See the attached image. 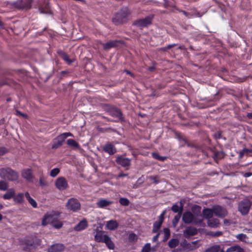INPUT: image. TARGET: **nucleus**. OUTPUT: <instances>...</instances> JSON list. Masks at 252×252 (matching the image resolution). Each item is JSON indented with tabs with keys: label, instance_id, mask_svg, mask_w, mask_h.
<instances>
[{
	"label": "nucleus",
	"instance_id": "1",
	"mask_svg": "<svg viewBox=\"0 0 252 252\" xmlns=\"http://www.w3.org/2000/svg\"><path fill=\"white\" fill-rule=\"evenodd\" d=\"M182 220L185 223L199 224L203 221V217L201 214H192L190 212H186L184 213Z\"/></svg>",
	"mask_w": 252,
	"mask_h": 252
},
{
	"label": "nucleus",
	"instance_id": "2",
	"mask_svg": "<svg viewBox=\"0 0 252 252\" xmlns=\"http://www.w3.org/2000/svg\"><path fill=\"white\" fill-rule=\"evenodd\" d=\"M0 177L3 179L15 181L18 180L19 174L9 167H4L0 169Z\"/></svg>",
	"mask_w": 252,
	"mask_h": 252
},
{
	"label": "nucleus",
	"instance_id": "3",
	"mask_svg": "<svg viewBox=\"0 0 252 252\" xmlns=\"http://www.w3.org/2000/svg\"><path fill=\"white\" fill-rule=\"evenodd\" d=\"M129 14L128 8L126 7H123L115 14L112 21L116 25L123 24L126 21V18Z\"/></svg>",
	"mask_w": 252,
	"mask_h": 252
},
{
	"label": "nucleus",
	"instance_id": "4",
	"mask_svg": "<svg viewBox=\"0 0 252 252\" xmlns=\"http://www.w3.org/2000/svg\"><path fill=\"white\" fill-rule=\"evenodd\" d=\"M95 241L97 242H102L106 244L109 249L113 250L114 249V244L111 241L110 238L100 231H97L94 236Z\"/></svg>",
	"mask_w": 252,
	"mask_h": 252
},
{
	"label": "nucleus",
	"instance_id": "5",
	"mask_svg": "<svg viewBox=\"0 0 252 252\" xmlns=\"http://www.w3.org/2000/svg\"><path fill=\"white\" fill-rule=\"evenodd\" d=\"M60 213L58 212H52L48 213L44 216L42 221V224L46 225L48 223H52L53 221L59 218Z\"/></svg>",
	"mask_w": 252,
	"mask_h": 252
},
{
	"label": "nucleus",
	"instance_id": "6",
	"mask_svg": "<svg viewBox=\"0 0 252 252\" xmlns=\"http://www.w3.org/2000/svg\"><path fill=\"white\" fill-rule=\"evenodd\" d=\"M251 205V203L249 199H244L239 203L238 210L242 215H247L249 211Z\"/></svg>",
	"mask_w": 252,
	"mask_h": 252
},
{
	"label": "nucleus",
	"instance_id": "7",
	"mask_svg": "<svg viewBox=\"0 0 252 252\" xmlns=\"http://www.w3.org/2000/svg\"><path fill=\"white\" fill-rule=\"evenodd\" d=\"M66 207L69 210L76 211L80 209V203L77 199L71 198L67 201Z\"/></svg>",
	"mask_w": 252,
	"mask_h": 252
},
{
	"label": "nucleus",
	"instance_id": "8",
	"mask_svg": "<svg viewBox=\"0 0 252 252\" xmlns=\"http://www.w3.org/2000/svg\"><path fill=\"white\" fill-rule=\"evenodd\" d=\"M153 18V16L150 15L145 18L137 20L133 22V25L140 28L147 27L151 24Z\"/></svg>",
	"mask_w": 252,
	"mask_h": 252
},
{
	"label": "nucleus",
	"instance_id": "9",
	"mask_svg": "<svg viewBox=\"0 0 252 252\" xmlns=\"http://www.w3.org/2000/svg\"><path fill=\"white\" fill-rule=\"evenodd\" d=\"M41 241L37 237H30L26 239L25 244L29 249L35 248L40 245Z\"/></svg>",
	"mask_w": 252,
	"mask_h": 252
},
{
	"label": "nucleus",
	"instance_id": "10",
	"mask_svg": "<svg viewBox=\"0 0 252 252\" xmlns=\"http://www.w3.org/2000/svg\"><path fill=\"white\" fill-rule=\"evenodd\" d=\"M213 211L216 216L220 218H224L227 215V211L226 209L220 206H214Z\"/></svg>",
	"mask_w": 252,
	"mask_h": 252
},
{
	"label": "nucleus",
	"instance_id": "11",
	"mask_svg": "<svg viewBox=\"0 0 252 252\" xmlns=\"http://www.w3.org/2000/svg\"><path fill=\"white\" fill-rule=\"evenodd\" d=\"M57 188L60 190H64L68 186L66 179L62 177L58 178L55 183Z\"/></svg>",
	"mask_w": 252,
	"mask_h": 252
},
{
	"label": "nucleus",
	"instance_id": "12",
	"mask_svg": "<svg viewBox=\"0 0 252 252\" xmlns=\"http://www.w3.org/2000/svg\"><path fill=\"white\" fill-rule=\"evenodd\" d=\"M32 2V0H21L20 3H19L18 2L14 3V5L15 7L19 8V9H29L31 7V3Z\"/></svg>",
	"mask_w": 252,
	"mask_h": 252
},
{
	"label": "nucleus",
	"instance_id": "13",
	"mask_svg": "<svg viewBox=\"0 0 252 252\" xmlns=\"http://www.w3.org/2000/svg\"><path fill=\"white\" fill-rule=\"evenodd\" d=\"M64 246L62 244L57 243L51 246L47 250L48 252H61L64 250Z\"/></svg>",
	"mask_w": 252,
	"mask_h": 252
},
{
	"label": "nucleus",
	"instance_id": "14",
	"mask_svg": "<svg viewBox=\"0 0 252 252\" xmlns=\"http://www.w3.org/2000/svg\"><path fill=\"white\" fill-rule=\"evenodd\" d=\"M197 230L196 228L192 226L187 227L183 231V235L186 238L190 236H193L197 233Z\"/></svg>",
	"mask_w": 252,
	"mask_h": 252
},
{
	"label": "nucleus",
	"instance_id": "15",
	"mask_svg": "<svg viewBox=\"0 0 252 252\" xmlns=\"http://www.w3.org/2000/svg\"><path fill=\"white\" fill-rule=\"evenodd\" d=\"M108 111L112 116L117 117L120 120L122 119V113L118 109L116 108V107H111L109 108Z\"/></svg>",
	"mask_w": 252,
	"mask_h": 252
},
{
	"label": "nucleus",
	"instance_id": "16",
	"mask_svg": "<svg viewBox=\"0 0 252 252\" xmlns=\"http://www.w3.org/2000/svg\"><path fill=\"white\" fill-rule=\"evenodd\" d=\"M117 162L118 163L121 164L124 167H127L129 166L130 160L128 158H125L122 157H120L117 158Z\"/></svg>",
	"mask_w": 252,
	"mask_h": 252
},
{
	"label": "nucleus",
	"instance_id": "17",
	"mask_svg": "<svg viewBox=\"0 0 252 252\" xmlns=\"http://www.w3.org/2000/svg\"><path fill=\"white\" fill-rule=\"evenodd\" d=\"M39 10L41 13L43 14H51V11L50 10L49 4L47 2H45L43 4H40L39 6Z\"/></svg>",
	"mask_w": 252,
	"mask_h": 252
},
{
	"label": "nucleus",
	"instance_id": "18",
	"mask_svg": "<svg viewBox=\"0 0 252 252\" xmlns=\"http://www.w3.org/2000/svg\"><path fill=\"white\" fill-rule=\"evenodd\" d=\"M22 176L24 179L29 182H31L33 178L32 172L30 169L23 170L22 172Z\"/></svg>",
	"mask_w": 252,
	"mask_h": 252
},
{
	"label": "nucleus",
	"instance_id": "19",
	"mask_svg": "<svg viewBox=\"0 0 252 252\" xmlns=\"http://www.w3.org/2000/svg\"><path fill=\"white\" fill-rule=\"evenodd\" d=\"M103 150L108 153L109 155H113L116 152V149L115 147L111 144H107L105 145L103 148Z\"/></svg>",
	"mask_w": 252,
	"mask_h": 252
},
{
	"label": "nucleus",
	"instance_id": "20",
	"mask_svg": "<svg viewBox=\"0 0 252 252\" xmlns=\"http://www.w3.org/2000/svg\"><path fill=\"white\" fill-rule=\"evenodd\" d=\"M199 245L198 241H195L189 243H188L185 246V248L189 251H192L198 248Z\"/></svg>",
	"mask_w": 252,
	"mask_h": 252
},
{
	"label": "nucleus",
	"instance_id": "21",
	"mask_svg": "<svg viewBox=\"0 0 252 252\" xmlns=\"http://www.w3.org/2000/svg\"><path fill=\"white\" fill-rule=\"evenodd\" d=\"M112 203V201L106 199H100L96 203V205L99 208H104L109 206Z\"/></svg>",
	"mask_w": 252,
	"mask_h": 252
},
{
	"label": "nucleus",
	"instance_id": "22",
	"mask_svg": "<svg viewBox=\"0 0 252 252\" xmlns=\"http://www.w3.org/2000/svg\"><path fill=\"white\" fill-rule=\"evenodd\" d=\"M117 42L118 41L117 40H112L109 41L106 43H103L102 45L104 50H108L110 48L116 47L117 46Z\"/></svg>",
	"mask_w": 252,
	"mask_h": 252
},
{
	"label": "nucleus",
	"instance_id": "23",
	"mask_svg": "<svg viewBox=\"0 0 252 252\" xmlns=\"http://www.w3.org/2000/svg\"><path fill=\"white\" fill-rule=\"evenodd\" d=\"M208 225L211 227H217L219 226V220L217 219H210L208 220Z\"/></svg>",
	"mask_w": 252,
	"mask_h": 252
},
{
	"label": "nucleus",
	"instance_id": "24",
	"mask_svg": "<svg viewBox=\"0 0 252 252\" xmlns=\"http://www.w3.org/2000/svg\"><path fill=\"white\" fill-rule=\"evenodd\" d=\"M58 53L69 64H71L74 61V60H70L69 56L62 51H59Z\"/></svg>",
	"mask_w": 252,
	"mask_h": 252
},
{
	"label": "nucleus",
	"instance_id": "25",
	"mask_svg": "<svg viewBox=\"0 0 252 252\" xmlns=\"http://www.w3.org/2000/svg\"><path fill=\"white\" fill-rule=\"evenodd\" d=\"M213 213H214L213 208L212 209H204L203 211V214L204 217L208 219V220L212 218Z\"/></svg>",
	"mask_w": 252,
	"mask_h": 252
},
{
	"label": "nucleus",
	"instance_id": "26",
	"mask_svg": "<svg viewBox=\"0 0 252 252\" xmlns=\"http://www.w3.org/2000/svg\"><path fill=\"white\" fill-rule=\"evenodd\" d=\"M87 221L86 220H83L75 226L74 229L76 231H80L85 228L87 227Z\"/></svg>",
	"mask_w": 252,
	"mask_h": 252
},
{
	"label": "nucleus",
	"instance_id": "27",
	"mask_svg": "<svg viewBox=\"0 0 252 252\" xmlns=\"http://www.w3.org/2000/svg\"><path fill=\"white\" fill-rule=\"evenodd\" d=\"M15 193V190L13 189H10L3 195V197L5 199H9L14 196Z\"/></svg>",
	"mask_w": 252,
	"mask_h": 252
},
{
	"label": "nucleus",
	"instance_id": "28",
	"mask_svg": "<svg viewBox=\"0 0 252 252\" xmlns=\"http://www.w3.org/2000/svg\"><path fill=\"white\" fill-rule=\"evenodd\" d=\"M106 226L108 229L114 230L118 227V224L116 221L111 220L107 222Z\"/></svg>",
	"mask_w": 252,
	"mask_h": 252
},
{
	"label": "nucleus",
	"instance_id": "29",
	"mask_svg": "<svg viewBox=\"0 0 252 252\" xmlns=\"http://www.w3.org/2000/svg\"><path fill=\"white\" fill-rule=\"evenodd\" d=\"M183 205L182 203L181 202L180 211L179 213L174 217V219L173 220V225L174 226H176L177 224L178 223V222L181 218V215L182 213V211H183Z\"/></svg>",
	"mask_w": 252,
	"mask_h": 252
},
{
	"label": "nucleus",
	"instance_id": "30",
	"mask_svg": "<svg viewBox=\"0 0 252 252\" xmlns=\"http://www.w3.org/2000/svg\"><path fill=\"white\" fill-rule=\"evenodd\" d=\"M25 196L28 200L29 202L33 208L37 207V203L36 201L30 196L29 192H26L25 194Z\"/></svg>",
	"mask_w": 252,
	"mask_h": 252
},
{
	"label": "nucleus",
	"instance_id": "31",
	"mask_svg": "<svg viewBox=\"0 0 252 252\" xmlns=\"http://www.w3.org/2000/svg\"><path fill=\"white\" fill-rule=\"evenodd\" d=\"M13 197L14 201L17 203H22L24 201V194L23 193H18L16 196H14Z\"/></svg>",
	"mask_w": 252,
	"mask_h": 252
},
{
	"label": "nucleus",
	"instance_id": "32",
	"mask_svg": "<svg viewBox=\"0 0 252 252\" xmlns=\"http://www.w3.org/2000/svg\"><path fill=\"white\" fill-rule=\"evenodd\" d=\"M67 144L73 148H79V145L74 140L69 139L66 141Z\"/></svg>",
	"mask_w": 252,
	"mask_h": 252
},
{
	"label": "nucleus",
	"instance_id": "33",
	"mask_svg": "<svg viewBox=\"0 0 252 252\" xmlns=\"http://www.w3.org/2000/svg\"><path fill=\"white\" fill-rule=\"evenodd\" d=\"M162 224V223L159 222L158 221H155L153 224L152 232L153 233H157V232H159L158 230L160 228Z\"/></svg>",
	"mask_w": 252,
	"mask_h": 252
},
{
	"label": "nucleus",
	"instance_id": "34",
	"mask_svg": "<svg viewBox=\"0 0 252 252\" xmlns=\"http://www.w3.org/2000/svg\"><path fill=\"white\" fill-rule=\"evenodd\" d=\"M179 241L177 239H171L168 242V246L170 248H174L179 244Z\"/></svg>",
	"mask_w": 252,
	"mask_h": 252
},
{
	"label": "nucleus",
	"instance_id": "35",
	"mask_svg": "<svg viewBox=\"0 0 252 252\" xmlns=\"http://www.w3.org/2000/svg\"><path fill=\"white\" fill-rule=\"evenodd\" d=\"M220 250L219 245H214L206 250L205 252H218Z\"/></svg>",
	"mask_w": 252,
	"mask_h": 252
},
{
	"label": "nucleus",
	"instance_id": "36",
	"mask_svg": "<svg viewBox=\"0 0 252 252\" xmlns=\"http://www.w3.org/2000/svg\"><path fill=\"white\" fill-rule=\"evenodd\" d=\"M51 224H52L54 227L57 229L61 228L63 226V223L60 220L59 218H58L57 220L53 221V222Z\"/></svg>",
	"mask_w": 252,
	"mask_h": 252
},
{
	"label": "nucleus",
	"instance_id": "37",
	"mask_svg": "<svg viewBox=\"0 0 252 252\" xmlns=\"http://www.w3.org/2000/svg\"><path fill=\"white\" fill-rule=\"evenodd\" d=\"M152 155L153 158L160 161H164L167 158L166 157L160 156L157 153H153Z\"/></svg>",
	"mask_w": 252,
	"mask_h": 252
},
{
	"label": "nucleus",
	"instance_id": "38",
	"mask_svg": "<svg viewBox=\"0 0 252 252\" xmlns=\"http://www.w3.org/2000/svg\"><path fill=\"white\" fill-rule=\"evenodd\" d=\"M164 232V238L163 239V242H165L167 240V239L169 238L170 235V230L168 228H164L163 229Z\"/></svg>",
	"mask_w": 252,
	"mask_h": 252
},
{
	"label": "nucleus",
	"instance_id": "39",
	"mask_svg": "<svg viewBox=\"0 0 252 252\" xmlns=\"http://www.w3.org/2000/svg\"><path fill=\"white\" fill-rule=\"evenodd\" d=\"M8 184L5 181H0V190H5L7 189Z\"/></svg>",
	"mask_w": 252,
	"mask_h": 252
},
{
	"label": "nucleus",
	"instance_id": "40",
	"mask_svg": "<svg viewBox=\"0 0 252 252\" xmlns=\"http://www.w3.org/2000/svg\"><path fill=\"white\" fill-rule=\"evenodd\" d=\"M120 203L123 206H127L129 204V201L126 198L121 197L119 200Z\"/></svg>",
	"mask_w": 252,
	"mask_h": 252
},
{
	"label": "nucleus",
	"instance_id": "41",
	"mask_svg": "<svg viewBox=\"0 0 252 252\" xmlns=\"http://www.w3.org/2000/svg\"><path fill=\"white\" fill-rule=\"evenodd\" d=\"M148 178L150 180L153 181V182L156 184H158L159 182V177L158 176H150Z\"/></svg>",
	"mask_w": 252,
	"mask_h": 252
},
{
	"label": "nucleus",
	"instance_id": "42",
	"mask_svg": "<svg viewBox=\"0 0 252 252\" xmlns=\"http://www.w3.org/2000/svg\"><path fill=\"white\" fill-rule=\"evenodd\" d=\"M60 172V169L58 168L52 169L50 172V176L52 177H56Z\"/></svg>",
	"mask_w": 252,
	"mask_h": 252
},
{
	"label": "nucleus",
	"instance_id": "43",
	"mask_svg": "<svg viewBox=\"0 0 252 252\" xmlns=\"http://www.w3.org/2000/svg\"><path fill=\"white\" fill-rule=\"evenodd\" d=\"M224 156L223 152H217L215 153L214 158H216L220 159L222 158Z\"/></svg>",
	"mask_w": 252,
	"mask_h": 252
},
{
	"label": "nucleus",
	"instance_id": "44",
	"mask_svg": "<svg viewBox=\"0 0 252 252\" xmlns=\"http://www.w3.org/2000/svg\"><path fill=\"white\" fill-rule=\"evenodd\" d=\"M63 144L59 142L58 140H56V138L54 140V144L52 146V149H57L61 147Z\"/></svg>",
	"mask_w": 252,
	"mask_h": 252
},
{
	"label": "nucleus",
	"instance_id": "45",
	"mask_svg": "<svg viewBox=\"0 0 252 252\" xmlns=\"http://www.w3.org/2000/svg\"><path fill=\"white\" fill-rule=\"evenodd\" d=\"M65 139V136L64 135V134L63 133L59 135L57 138H56V140H58L59 142H61L62 144H63Z\"/></svg>",
	"mask_w": 252,
	"mask_h": 252
},
{
	"label": "nucleus",
	"instance_id": "46",
	"mask_svg": "<svg viewBox=\"0 0 252 252\" xmlns=\"http://www.w3.org/2000/svg\"><path fill=\"white\" fill-rule=\"evenodd\" d=\"M236 237L237 239L242 241H245L246 238H247L246 235L243 233L239 234L237 235Z\"/></svg>",
	"mask_w": 252,
	"mask_h": 252
},
{
	"label": "nucleus",
	"instance_id": "47",
	"mask_svg": "<svg viewBox=\"0 0 252 252\" xmlns=\"http://www.w3.org/2000/svg\"><path fill=\"white\" fill-rule=\"evenodd\" d=\"M39 184L42 187H45L47 186V183L42 177H41L39 179Z\"/></svg>",
	"mask_w": 252,
	"mask_h": 252
},
{
	"label": "nucleus",
	"instance_id": "48",
	"mask_svg": "<svg viewBox=\"0 0 252 252\" xmlns=\"http://www.w3.org/2000/svg\"><path fill=\"white\" fill-rule=\"evenodd\" d=\"M150 248V244L149 243L146 244L143 247L142 252H149Z\"/></svg>",
	"mask_w": 252,
	"mask_h": 252
},
{
	"label": "nucleus",
	"instance_id": "49",
	"mask_svg": "<svg viewBox=\"0 0 252 252\" xmlns=\"http://www.w3.org/2000/svg\"><path fill=\"white\" fill-rule=\"evenodd\" d=\"M181 207L179 208V206L176 204L173 205L172 207L171 210L172 211H173L174 213H179L180 211Z\"/></svg>",
	"mask_w": 252,
	"mask_h": 252
},
{
	"label": "nucleus",
	"instance_id": "50",
	"mask_svg": "<svg viewBox=\"0 0 252 252\" xmlns=\"http://www.w3.org/2000/svg\"><path fill=\"white\" fill-rule=\"evenodd\" d=\"M175 46H176L175 44H170V45H168L167 47L161 48L160 50L162 51H165L173 47H174Z\"/></svg>",
	"mask_w": 252,
	"mask_h": 252
},
{
	"label": "nucleus",
	"instance_id": "51",
	"mask_svg": "<svg viewBox=\"0 0 252 252\" xmlns=\"http://www.w3.org/2000/svg\"><path fill=\"white\" fill-rule=\"evenodd\" d=\"M7 152V150L4 147H0V156L4 155Z\"/></svg>",
	"mask_w": 252,
	"mask_h": 252
},
{
	"label": "nucleus",
	"instance_id": "52",
	"mask_svg": "<svg viewBox=\"0 0 252 252\" xmlns=\"http://www.w3.org/2000/svg\"><path fill=\"white\" fill-rule=\"evenodd\" d=\"M236 246H232L226 250V252H233L236 251Z\"/></svg>",
	"mask_w": 252,
	"mask_h": 252
},
{
	"label": "nucleus",
	"instance_id": "53",
	"mask_svg": "<svg viewBox=\"0 0 252 252\" xmlns=\"http://www.w3.org/2000/svg\"><path fill=\"white\" fill-rule=\"evenodd\" d=\"M157 234L155 236H154V237L153 238L152 240L153 242H156L158 240V239L159 237V236L160 234V231L157 232Z\"/></svg>",
	"mask_w": 252,
	"mask_h": 252
},
{
	"label": "nucleus",
	"instance_id": "54",
	"mask_svg": "<svg viewBox=\"0 0 252 252\" xmlns=\"http://www.w3.org/2000/svg\"><path fill=\"white\" fill-rule=\"evenodd\" d=\"M221 234H222V232L218 231H217L215 232H213L212 234V236H213L214 237H217V236H219L221 235Z\"/></svg>",
	"mask_w": 252,
	"mask_h": 252
},
{
	"label": "nucleus",
	"instance_id": "55",
	"mask_svg": "<svg viewBox=\"0 0 252 252\" xmlns=\"http://www.w3.org/2000/svg\"><path fill=\"white\" fill-rule=\"evenodd\" d=\"M214 137L216 139H219L221 137V133L220 131L217 132L214 134Z\"/></svg>",
	"mask_w": 252,
	"mask_h": 252
},
{
	"label": "nucleus",
	"instance_id": "56",
	"mask_svg": "<svg viewBox=\"0 0 252 252\" xmlns=\"http://www.w3.org/2000/svg\"><path fill=\"white\" fill-rule=\"evenodd\" d=\"M236 252H244V250L239 246L236 247Z\"/></svg>",
	"mask_w": 252,
	"mask_h": 252
},
{
	"label": "nucleus",
	"instance_id": "57",
	"mask_svg": "<svg viewBox=\"0 0 252 252\" xmlns=\"http://www.w3.org/2000/svg\"><path fill=\"white\" fill-rule=\"evenodd\" d=\"M16 114L17 115H20L21 116H22V117H24V118H28V116L26 115V114H23L22 113H21L20 111H19V110H16Z\"/></svg>",
	"mask_w": 252,
	"mask_h": 252
},
{
	"label": "nucleus",
	"instance_id": "58",
	"mask_svg": "<svg viewBox=\"0 0 252 252\" xmlns=\"http://www.w3.org/2000/svg\"><path fill=\"white\" fill-rule=\"evenodd\" d=\"M163 220H164V216H163V215H160L159 216L158 220L157 221H158V222L162 223L163 222Z\"/></svg>",
	"mask_w": 252,
	"mask_h": 252
},
{
	"label": "nucleus",
	"instance_id": "59",
	"mask_svg": "<svg viewBox=\"0 0 252 252\" xmlns=\"http://www.w3.org/2000/svg\"><path fill=\"white\" fill-rule=\"evenodd\" d=\"M243 175L244 177L247 178V177H250L251 176H252V173L246 172V173H243Z\"/></svg>",
	"mask_w": 252,
	"mask_h": 252
},
{
	"label": "nucleus",
	"instance_id": "60",
	"mask_svg": "<svg viewBox=\"0 0 252 252\" xmlns=\"http://www.w3.org/2000/svg\"><path fill=\"white\" fill-rule=\"evenodd\" d=\"M244 152L245 153V154H247L248 153H252V150L248 149L246 148H244L243 149Z\"/></svg>",
	"mask_w": 252,
	"mask_h": 252
},
{
	"label": "nucleus",
	"instance_id": "61",
	"mask_svg": "<svg viewBox=\"0 0 252 252\" xmlns=\"http://www.w3.org/2000/svg\"><path fill=\"white\" fill-rule=\"evenodd\" d=\"M137 182L139 183V185H141V184H142L144 182V180L143 179L142 177L139 178L138 179Z\"/></svg>",
	"mask_w": 252,
	"mask_h": 252
},
{
	"label": "nucleus",
	"instance_id": "62",
	"mask_svg": "<svg viewBox=\"0 0 252 252\" xmlns=\"http://www.w3.org/2000/svg\"><path fill=\"white\" fill-rule=\"evenodd\" d=\"M223 223L224 224L229 225V224H230V221L228 220L225 219L223 220Z\"/></svg>",
	"mask_w": 252,
	"mask_h": 252
},
{
	"label": "nucleus",
	"instance_id": "63",
	"mask_svg": "<svg viewBox=\"0 0 252 252\" xmlns=\"http://www.w3.org/2000/svg\"><path fill=\"white\" fill-rule=\"evenodd\" d=\"M63 134H64L66 138L68 136H72V134L70 132H65V133H63Z\"/></svg>",
	"mask_w": 252,
	"mask_h": 252
},
{
	"label": "nucleus",
	"instance_id": "64",
	"mask_svg": "<svg viewBox=\"0 0 252 252\" xmlns=\"http://www.w3.org/2000/svg\"><path fill=\"white\" fill-rule=\"evenodd\" d=\"M127 74L130 75L131 76L133 77V74L130 71L126 70L125 71Z\"/></svg>",
	"mask_w": 252,
	"mask_h": 252
}]
</instances>
